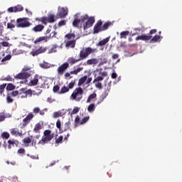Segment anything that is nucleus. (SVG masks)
Returning <instances> with one entry per match:
<instances>
[{
	"label": "nucleus",
	"mask_w": 182,
	"mask_h": 182,
	"mask_svg": "<svg viewBox=\"0 0 182 182\" xmlns=\"http://www.w3.org/2000/svg\"><path fill=\"white\" fill-rule=\"evenodd\" d=\"M107 96V95L102 94L100 97V100L97 101V105H100V103H102V102H103L105 100V99H106Z\"/></svg>",
	"instance_id": "obj_36"
},
{
	"label": "nucleus",
	"mask_w": 182,
	"mask_h": 182,
	"mask_svg": "<svg viewBox=\"0 0 182 182\" xmlns=\"http://www.w3.org/2000/svg\"><path fill=\"white\" fill-rule=\"evenodd\" d=\"M68 15V9L60 8L58 9V11L57 13V18H62L66 17Z\"/></svg>",
	"instance_id": "obj_12"
},
{
	"label": "nucleus",
	"mask_w": 182,
	"mask_h": 182,
	"mask_svg": "<svg viewBox=\"0 0 182 182\" xmlns=\"http://www.w3.org/2000/svg\"><path fill=\"white\" fill-rule=\"evenodd\" d=\"M97 63H99V60L97 58H92L87 60V62L84 63V65H97Z\"/></svg>",
	"instance_id": "obj_20"
},
{
	"label": "nucleus",
	"mask_w": 182,
	"mask_h": 182,
	"mask_svg": "<svg viewBox=\"0 0 182 182\" xmlns=\"http://www.w3.org/2000/svg\"><path fill=\"white\" fill-rule=\"evenodd\" d=\"M28 95L32 96V90H26L25 95L21 96V98L23 99V97H28Z\"/></svg>",
	"instance_id": "obj_39"
},
{
	"label": "nucleus",
	"mask_w": 182,
	"mask_h": 182,
	"mask_svg": "<svg viewBox=\"0 0 182 182\" xmlns=\"http://www.w3.org/2000/svg\"><path fill=\"white\" fill-rule=\"evenodd\" d=\"M6 87V84H2L0 85V92H1V94L5 92V88Z\"/></svg>",
	"instance_id": "obj_48"
},
{
	"label": "nucleus",
	"mask_w": 182,
	"mask_h": 182,
	"mask_svg": "<svg viewBox=\"0 0 182 182\" xmlns=\"http://www.w3.org/2000/svg\"><path fill=\"white\" fill-rule=\"evenodd\" d=\"M56 46H53L51 49L48 51V53H55L56 52Z\"/></svg>",
	"instance_id": "obj_51"
},
{
	"label": "nucleus",
	"mask_w": 182,
	"mask_h": 182,
	"mask_svg": "<svg viewBox=\"0 0 182 182\" xmlns=\"http://www.w3.org/2000/svg\"><path fill=\"white\" fill-rule=\"evenodd\" d=\"M6 102L7 103H12L14 102V99H12V97H11L9 95H8L6 96Z\"/></svg>",
	"instance_id": "obj_49"
},
{
	"label": "nucleus",
	"mask_w": 182,
	"mask_h": 182,
	"mask_svg": "<svg viewBox=\"0 0 182 182\" xmlns=\"http://www.w3.org/2000/svg\"><path fill=\"white\" fill-rule=\"evenodd\" d=\"M10 132L12 136H19L20 137L22 136V131L18 130L17 128H13L10 129Z\"/></svg>",
	"instance_id": "obj_17"
},
{
	"label": "nucleus",
	"mask_w": 182,
	"mask_h": 182,
	"mask_svg": "<svg viewBox=\"0 0 182 182\" xmlns=\"http://www.w3.org/2000/svg\"><path fill=\"white\" fill-rule=\"evenodd\" d=\"M23 141L26 144H29V143H31L32 141V139H31L29 137H26L23 139Z\"/></svg>",
	"instance_id": "obj_46"
},
{
	"label": "nucleus",
	"mask_w": 182,
	"mask_h": 182,
	"mask_svg": "<svg viewBox=\"0 0 182 182\" xmlns=\"http://www.w3.org/2000/svg\"><path fill=\"white\" fill-rule=\"evenodd\" d=\"M7 92H11L12 90H15V85L12 83H9L6 87Z\"/></svg>",
	"instance_id": "obj_34"
},
{
	"label": "nucleus",
	"mask_w": 182,
	"mask_h": 182,
	"mask_svg": "<svg viewBox=\"0 0 182 182\" xmlns=\"http://www.w3.org/2000/svg\"><path fill=\"white\" fill-rule=\"evenodd\" d=\"M38 82H39V75H36L35 77L28 82V86H36Z\"/></svg>",
	"instance_id": "obj_19"
},
{
	"label": "nucleus",
	"mask_w": 182,
	"mask_h": 182,
	"mask_svg": "<svg viewBox=\"0 0 182 182\" xmlns=\"http://www.w3.org/2000/svg\"><path fill=\"white\" fill-rule=\"evenodd\" d=\"M63 141V136H60L57 139H55V144H60Z\"/></svg>",
	"instance_id": "obj_40"
},
{
	"label": "nucleus",
	"mask_w": 182,
	"mask_h": 182,
	"mask_svg": "<svg viewBox=\"0 0 182 182\" xmlns=\"http://www.w3.org/2000/svg\"><path fill=\"white\" fill-rule=\"evenodd\" d=\"M41 68H43V69H48L49 68V64L48 63H43L40 65Z\"/></svg>",
	"instance_id": "obj_57"
},
{
	"label": "nucleus",
	"mask_w": 182,
	"mask_h": 182,
	"mask_svg": "<svg viewBox=\"0 0 182 182\" xmlns=\"http://www.w3.org/2000/svg\"><path fill=\"white\" fill-rule=\"evenodd\" d=\"M15 79L17 80H23V79H28V77H31V73L28 72H21L15 75Z\"/></svg>",
	"instance_id": "obj_11"
},
{
	"label": "nucleus",
	"mask_w": 182,
	"mask_h": 182,
	"mask_svg": "<svg viewBox=\"0 0 182 182\" xmlns=\"http://www.w3.org/2000/svg\"><path fill=\"white\" fill-rule=\"evenodd\" d=\"M19 95H26V88H21L20 89Z\"/></svg>",
	"instance_id": "obj_56"
},
{
	"label": "nucleus",
	"mask_w": 182,
	"mask_h": 182,
	"mask_svg": "<svg viewBox=\"0 0 182 182\" xmlns=\"http://www.w3.org/2000/svg\"><path fill=\"white\" fill-rule=\"evenodd\" d=\"M46 50H48V47L41 46L38 49L33 50L31 55H32V56H38V55H41V53H45Z\"/></svg>",
	"instance_id": "obj_9"
},
{
	"label": "nucleus",
	"mask_w": 182,
	"mask_h": 182,
	"mask_svg": "<svg viewBox=\"0 0 182 182\" xmlns=\"http://www.w3.org/2000/svg\"><path fill=\"white\" fill-rule=\"evenodd\" d=\"M69 91V88H68V87H66V86H63L62 88H61V90H60V95H63V93H66V92H68Z\"/></svg>",
	"instance_id": "obj_37"
},
{
	"label": "nucleus",
	"mask_w": 182,
	"mask_h": 182,
	"mask_svg": "<svg viewBox=\"0 0 182 182\" xmlns=\"http://www.w3.org/2000/svg\"><path fill=\"white\" fill-rule=\"evenodd\" d=\"M48 22L49 23H53L55 22V15L50 14L46 17V25H48Z\"/></svg>",
	"instance_id": "obj_27"
},
{
	"label": "nucleus",
	"mask_w": 182,
	"mask_h": 182,
	"mask_svg": "<svg viewBox=\"0 0 182 182\" xmlns=\"http://www.w3.org/2000/svg\"><path fill=\"white\" fill-rule=\"evenodd\" d=\"M95 22V20L94 16H91V17L88 16L87 21L83 24L84 31L89 29V28H92Z\"/></svg>",
	"instance_id": "obj_7"
},
{
	"label": "nucleus",
	"mask_w": 182,
	"mask_h": 182,
	"mask_svg": "<svg viewBox=\"0 0 182 182\" xmlns=\"http://www.w3.org/2000/svg\"><path fill=\"white\" fill-rule=\"evenodd\" d=\"M81 70H83V68H77L76 70L70 71V75H77Z\"/></svg>",
	"instance_id": "obj_35"
},
{
	"label": "nucleus",
	"mask_w": 182,
	"mask_h": 182,
	"mask_svg": "<svg viewBox=\"0 0 182 182\" xmlns=\"http://www.w3.org/2000/svg\"><path fill=\"white\" fill-rule=\"evenodd\" d=\"M97 97V95L95 92H93L92 94L90 95L87 100V103H90L93 99H96Z\"/></svg>",
	"instance_id": "obj_30"
},
{
	"label": "nucleus",
	"mask_w": 182,
	"mask_h": 182,
	"mask_svg": "<svg viewBox=\"0 0 182 182\" xmlns=\"http://www.w3.org/2000/svg\"><path fill=\"white\" fill-rule=\"evenodd\" d=\"M11 58H12V55H7L6 57H4L1 59V63H4V62H6L7 60H11Z\"/></svg>",
	"instance_id": "obj_38"
},
{
	"label": "nucleus",
	"mask_w": 182,
	"mask_h": 182,
	"mask_svg": "<svg viewBox=\"0 0 182 182\" xmlns=\"http://www.w3.org/2000/svg\"><path fill=\"white\" fill-rule=\"evenodd\" d=\"M95 87H97L98 89H102V83L101 82H97L95 84Z\"/></svg>",
	"instance_id": "obj_64"
},
{
	"label": "nucleus",
	"mask_w": 182,
	"mask_h": 182,
	"mask_svg": "<svg viewBox=\"0 0 182 182\" xmlns=\"http://www.w3.org/2000/svg\"><path fill=\"white\" fill-rule=\"evenodd\" d=\"M35 116L32 112H30L28 114V115L23 119V123L20 124V126H21V129H23V127H26L29 123H31V120L33 119Z\"/></svg>",
	"instance_id": "obj_6"
},
{
	"label": "nucleus",
	"mask_w": 182,
	"mask_h": 182,
	"mask_svg": "<svg viewBox=\"0 0 182 182\" xmlns=\"http://www.w3.org/2000/svg\"><path fill=\"white\" fill-rule=\"evenodd\" d=\"M75 86V81H73L68 84V89H73V87Z\"/></svg>",
	"instance_id": "obj_60"
},
{
	"label": "nucleus",
	"mask_w": 182,
	"mask_h": 182,
	"mask_svg": "<svg viewBox=\"0 0 182 182\" xmlns=\"http://www.w3.org/2000/svg\"><path fill=\"white\" fill-rule=\"evenodd\" d=\"M7 28L9 29H14V28H15V24H14L12 23H7Z\"/></svg>",
	"instance_id": "obj_54"
},
{
	"label": "nucleus",
	"mask_w": 182,
	"mask_h": 182,
	"mask_svg": "<svg viewBox=\"0 0 182 182\" xmlns=\"http://www.w3.org/2000/svg\"><path fill=\"white\" fill-rule=\"evenodd\" d=\"M130 33V31H122L120 33V38L121 39H126L127 38V36H129V34Z\"/></svg>",
	"instance_id": "obj_28"
},
{
	"label": "nucleus",
	"mask_w": 182,
	"mask_h": 182,
	"mask_svg": "<svg viewBox=\"0 0 182 182\" xmlns=\"http://www.w3.org/2000/svg\"><path fill=\"white\" fill-rule=\"evenodd\" d=\"M79 107L74 108L71 112V114H76V113L79 112Z\"/></svg>",
	"instance_id": "obj_58"
},
{
	"label": "nucleus",
	"mask_w": 182,
	"mask_h": 182,
	"mask_svg": "<svg viewBox=\"0 0 182 182\" xmlns=\"http://www.w3.org/2000/svg\"><path fill=\"white\" fill-rule=\"evenodd\" d=\"M95 52H97V48H92L90 47H87L85 49H82L80 50L79 54V58L80 60H85V59H87V58H89V55H92V53H95Z\"/></svg>",
	"instance_id": "obj_3"
},
{
	"label": "nucleus",
	"mask_w": 182,
	"mask_h": 182,
	"mask_svg": "<svg viewBox=\"0 0 182 182\" xmlns=\"http://www.w3.org/2000/svg\"><path fill=\"white\" fill-rule=\"evenodd\" d=\"M110 26H113V23L111 21H107L105 22L102 26V32L105 31H107Z\"/></svg>",
	"instance_id": "obj_22"
},
{
	"label": "nucleus",
	"mask_w": 182,
	"mask_h": 182,
	"mask_svg": "<svg viewBox=\"0 0 182 182\" xmlns=\"http://www.w3.org/2000/svg\"><path fill=\"white\" fill-rule=\"evenodd\" d=\"M100 75H101V76H98L94 79L93 83L102 82V80H103V79H105V77H106V76H107V73L102 72L100 73Z\"/></svg>",
	"instance_id": "obj_15"
},
{
	"label": "nucleus",
	"mask_w": 182,
	"mask_h": 182,
	"mask_svg": "<svg viewBox=\"0 0 182 182\" xmlns=\"http://www.w3.org/2000/svg\"><path fill=\"white\" fill-rule=\"evenodd\" d=\"M8 145H7V149H9V150H11V149H12V147H18V144H19V141H18V140L12 139H9L8 141Z\"/></svg>",
	"instance_id": "obj_14"
},
{
	"label": "nucleus",
	"mask_w": 182,
	"mask_h": 182,
	"mask_svg": "<svg viewBox=\"0 0 182 182\" xmlns=\"http://www.w3.org/2000/svg\"><path fill=\"white\" fill-rule=\"evenodd\" d=\"M48 39H49V37H48V36H41V37L36 38L34 41V43L36 45V43H39V42H42V41H45V42H48Z\"/></svg>",
	"instance_id": "obj_24"
},
{
	"label": "nucleus",
	"mask_w": 182,
	"mask_h": 182,
	"mask_svg": "<svg viewBox=\"0 0 182 182\" xmlns=\"http://www.w3.org/2000/svg\"><path fill=\"white\" fill-rule=\"evenodd\" d=\"M16 28H29L32 23L29 22L28 18H19L16 20Z\"/></svg>",
	"instance_id": "obj_5"
},
{
	"label": "nucleus",
	"mask_w": 182,
	"mask_h": 182,
	"mask_svg": "<svg viewBox=\"0 0 182 182\" xmlns=\"http://www.w3.org/2000/svg\"><path fill=\"white\" fill-rule=\"evenodd\" d=\"M65 39H67L68 41H70L73 39L75 40V38H76V35H75V33H67L65 36Z\"/></svg>",
	"instance_id": "obj_29"
},
{
	"label": "nucleus",
	"mask_w": 182,
	"mask_h": 182,
	"mask_svg": "<svg viewBox=\"0 0 182 182\" xmlns=\"http://www.w3.org/2000/svg\"><path fill=\"white\" fill-rule=\"evenodd\" d=\"M62 116V112H56L53 113V117H60Z\"/></svg>",
	"instance_id": "obj_50"
},
{
	"label": "nucleus",
	"mask_w": 182,
	"mask_h": 182,
	"mask_svg": "<svg viewBox=\"0 0 182 182\" xmlns=\"http://www.w3.org/2000/svg\"><path fill=\"white\" fill-rule=\"evenodd\" d=\"M33 113H36V114H37V113H39L41 112V109H39V107H35L33 109Z\"/></svg>",
	"instance_id": "obj_62"
},
{
	"label": "nucleus",
	"mask_w": 182,
	"mask_h": 182,
	"mask_svg": "<svg viewBox=\"0 0 182 182\" xmlns=\"http://www.w3.org/2000/svg\"><path fill=\"white\" fill-rule=\"evenodd\" d=\"M5 119H6L5 114H4V112H0V122H4Z\"/></svg>",
	"instance_id": "obj_52"
},
{
	"label": "nucleus",
	"mask_w": 182,
	"mask_h": 182,
	"mask_svg": "<svg viewBox=\"0 0 182 182\" xmlns=\"http://www.w3.org/2000/svg\"><path fill=\"white\" fill-rule=\"evenodd\" d=\"M153 38L151 36H146V35H141L137 36L135 39L136 41H150Z\"/></svg>",
	"instance_id": "obj_16"
},
{
	"label": "nucleus",
	"mask_w": 182,
	"mask_h": 182,
	"mask_svg": "<svg viewBox=\"0 0 182 182\" xmlns=\"http://www.w3.org/2000/svg\"><path fill=\"white\" fill-rule=\"evenodd\" d=\"M80 58H78V59H76V58H73V57H70V58H68V65H75V63H77V62H80Z\"/></svg>",
	"instance_id": "obj_23"
},
{
	"label": "nucleus",
	"mask_w": 182,
	"mask_h": 182,
	"mask_svg": "<svg viewBox=\"0 0 182 182\" xmlns=\"http://www.w3.org/2000/svg\"><path fill=\"white\" fill-rule=\"evenodd\" d=\"M43 29H45V26L42 25V24H38L36 25V26H34L32 28L33 32H42V31H43Z\"/></svg>",
	"instance_id": "obj_18"
},
{
	"label": "nucleus",
	"mask_w": 182,
	"mask_h": 182,
	"mask_svg": "<svg viewBox=\"0 0 182 182\" xmlns=\"http://www.w3.org/2000/svg\"><path fill=\"white\" fill-rule=\"evenodd\" d=\"M2 80H4L6 82H14V79L11 75H8L7 77L2 79Z\"/></svg>",
	"instance_id": "obj_41"
},
{
	"label": "nucleus",
	"mask_w": 182,
	"mask_h": 182,
	"mask_svg": "<svg viewBox=\"0 0 182 182\" xmlns=\"http://www.w3.org/2000/svg\"><path fill=\"white\" fill-rule=\"evenodd\" d=\"M54 135L52 134V131L49 129H46L43 132V136H42L41 140H40L38 143V144H41V146H43L46 144V143H49L52 139H53Z\"/></svg>",
	"instance_id": "obj_2"
},
{
	"label": "nucleus",
	"mask_w": 182,
	"mask_h": 182,
	"mask_svg": "<svg viewBox=\"0 0 182 182\" xmlns=\"http://www.w3.org/2000/svg\"><path fill=\"white\" fill-rule=\"evenodd\" d=\"M61 123H60V119H58L56 122V127L57 129H61Z\"/></svg>",
	"instance_id": "obj_63"
},
{
	"label": "nucleus",
	"mask_w": 182,
	"mask_h": 182,
	"mask_svg": "<svg viewBox=\"0 0 182 182\" xmlns=\"http://www.w3.org/2000/svg\"><path fill=\"white\" fill-rule=\"evenodd\" d=\"M59 89H60L59 85H55L53 88V92H54V93H56V92H58Z\"/></svg>",
	"instance_id": "obj_59"
},
{
	"label": "nucleus",
	"mask_w": 182,
	"mask_h": 182,
	"mask_svg": "<svg viewBox=\"0 0 182 182\" xmlns=\"http://www.w3.org/2000/svg\"><path fill=\"white\" fill-rule=\"evenodd\" d=\"M86 80H87V76H83L81 78H80L79 81H78V86H82V85H83V83H85V82H86Z\"/></svg>",
	"instance_id": "obj_32"
},
{
	"label": "nucleus",
	"mask_w": 182,
	"mask_h": 182,
	"mask_svg": "<svg viewBox=\"0 0 182 182\" xmlns=\"http://www.w3.org/2000/svg\"><path fill=\"white\" fill-rule=\"evenodd\" d=\"M23 11V6L21 4H18L17 6H15L14 7H9L8 9V12L12 13V12H22Z\"/></svg>",
	"instance_id": "obj_13"
},
{
	"label": "nucleus",
	"mask_w": 182,
	"mask_h": 182,
	"mask_svg": "<svg viewBox=\"0 0 182 182\" xmlns=\"http://www.w3.org/2000/svg\"><path fill=\"white\" fill-rule=\"evenodd\" d=\"M1 137H2V139H9V137H10L9 133H8V132H3L1 134Z\"/></svg>",
	"instance_id": "obj_45"
},
{
	"label": "nucleus",
	"mask_w": 182,
	"mask_h": 182,
	"mask_svg": "<svg viewBox=\"0 0 182 182\" xmlns=\"http://www.w3.org/2000/svg\"><path fill=\"white\" fill-rule=\"evenodd\" d=\"M66 25V21L62 20L58 22V26H65Z\"/></svg>",
	"instance_id": "obj_55"
},
{
	"label": "nucleus",
	"mask_w": 182,
	"mask_h": 182,
	"mask_svg": "<svg viewBox=\"0 0 182 182\" xmlns=\"http://www.w3.org/2000/svg\"><path fill=\"white\" fill-rule=\"evenodd\" d=\"M18 95H19V91L18 90H15L11 92V96H13L14 97L18 96Z\"/></svg>",
	"instance_id": "obj_61"
},
{
	"label": "nucleus",
	"mask_w": 182,
	"mask_h": 182,
	"mask_svg": "<svg viewBox=\"0 0 182 182\" xmlns=\"http://www.w3.org/2000/svg\"><path fill=\"white\" fill-rule=\"evenodd\" d=\"M42 129H43L42 124L41 123H37L34 127L33 132L36 134H39L41 133V130H42Z\"/></svg>",
	"instance_id": "obj_21"
},
{
	"label": "nucleus",
	"mask_w": 182,
	"mask_h": 182,
	"mask_svg": "<svg viewBox=\"0 0 182 182\" xmlns=\"http://www.w3.org/2000/svg\"><path fill=\"white\" fill-rule=\"evenodd\" d=\"M68 68H69V63H64L63 64H62L60 66H59L58 68V69H57L58 74L60 76H62L63 75V73H65V72L66 71V69H68Z\"/></svg>",
	"instance_id": "obj_10"
},
{
	"label": "nucleus",
	"mask_w": 182,
	"mask_h": 182,
	"mask_svg": "<svg viewBox=\"0 0 182 182\" xmlns=\"http://www.w3.org/2000/svg\"><path fill=\"white\" fill-rule=\"evenodd\" d=\"M18 154H25L26 153V151H25V149L23 148H20L18 151H17Z\"/></svg>",
	"instance_id": "obj_47"
},
{
	"label": "nucleus",
	"mask_w": 182,
	"mask_h": 182,
	"mask_svg": "<svg viewBox=\"0 0 182 182\" xmlns=\"http://www.w3.org/2000/svg\"><path fill=\"white\" fill-rule=\"evenodd\" d=\"M1 46H4V48H8L9 46V43L7 41H3L1 43Z\"/></svg>",
	"instance_id": "obj_53"
},
{
	"label": "nucleus",
	"mask_w": 182,
	"mask_h": 182,
	"mask_svg": "<svg viewBox=\"0 0 182 182\" xmlns=\"http://www.w3.org/2000/svg\"><path fill=\"white\" fill-rule=\"evenodd\" d=\"M103 25V21L99 20L93 28V33H99L100 32H103L102 26Z\"/></svg>",
	"instance_id": "obj_8"
},
{
	"label": "nucleus",
	"mask_w": 182,
	"mask_h": 182,
	"mask_svg": "<svg viewBox=\"0 0 182 182\" xmlns=\"http://www.w3.org/2000/svg\"><path fill=\"white\" fill-rule=\"evenodd\" d=\"M87 18H89V15L87 14H85L80 16V13H77L75 15H74L73 26L74 28H80V22L83 23L85 21H87Z\"/></svg>",
	"instance_id": "obj_1"
},
{
	"label": "nucleus",
	"mask_w": 182,
	"mask_h": 182,
	"mask_svg": "<svg viewBox=\"0 0 182 182\" xmlns=\"http://www.w3.org/2000/svg\"><path fill=\"white\" fill-rule=\"evenodd\" d=\"M109 41H110V37H107L106 38L100 41L97 44V46H104V45H106V43H107V42H109Z\"/></svg>",
	"instance_id": "obj_26"
},
{
	"label": "nucleus",
	"mask_w": 182,
	"mask_h": 182,
	"mask_svg": "<svg viewBox=\"0 0 182 182\" xmlns=\"http://www.w3.org/2000/svg\"><path fill=\"white\" fill-rule=\"evenodd\" d=\"M70 99L75 102H80L83 99V89L80 87H77L72 93Z\"/></svg>",
	"instance_id": "obj_4"
},
{
	"label": "nucleus",
	"mask_w": 182,
	"mask_h": 182,
	"mask_svg": "<svg viewBox=\"0 0 182 182\" xmlns=\"http://www.w3.org/2000/svg\"><path fill=\"white\" fill-rule=\"evenodd\" d=\"M89 117H85L80 120V124H85V123H86L89 120Z\"/></svg>",
	"instance_id": "obj_42"
},
{
	"label": "nucleus",
	"mask_w": 182,
	"mask_h": 182,
	"mask_svg": "<svg viewBox=\"0 0 182 182\" xmlns=\"http://www.w3.org/2000/svg\"><path fill=\"white\" fill-rule=\"evenodd\" d=\"M159 39H160V36L156 35V36H154L151 39V42H158Z\"/></svg>",
	"instance_id": "obj_43"
},
{
	"label": "nucleus",
	"mask_w": 182,
	"mask_h": 182,
	"mask_svg": "<svg viewBox=\"0 0 182 182\" xmlns=\"http://www.w3.org/2000/svg\"><path fill=\"white\" fill-rule=\"evenodd\" d=\"M65 46L66 48H75V46H76V40L68 41L65 43Z\"/></svg>",
	"instance_id": "obj_25"
},
{
	"label": "nucleus",
	"mask_w": 182,
	"mask_h": 182,
	"mask_svg": "<svg viewBox=\"0 0 182 182\" xmlns=\"http://www.w3.org/2000/svg\"><path fill=\"white\" fill-rule=\"evenodd\" d=\"M35 21H36L37 22H41V23H43V25H46V16L36 18Z\"/></svg>",
	"instance_id": "obj_31"
},
{
	"label": "nucleus",
	"mask_w": 182,
	"mask_h": 182,
	"mask_svg": "<svg viewBox=\"0 0 182 182\" xmlns=\"http://www.w3.org/2000/svg\"><path fill=\"white\" fill-rule=\"evenodd\" d=\"M96 109V106L95 105V104L92 103L90 104L88 107H87V111L90 113H93V112H95V110Z\"/></svg>",
	"instance_id": "obj_33"
},
{
	"label": "nucleus",
	"mask_w": 182,
	"mask_h": 182,
	"mask_svg": "<svg viewBox=\"0 0 182 182\" xmlns=\"http://www.w3.org/2000/svg\"><path fill=\"white\" fill-rule=\"evenodd\" d=\"M75 127H77V124H80V118L79 117V116H77L75 119Z\"/></svg>",
	"instance_id": "obj_44"
}]
</instances>
